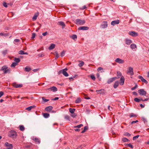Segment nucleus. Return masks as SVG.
I'll list each match as a JSON object with an SVG mask.
<instances>
[{"label":"nucleus","mask_w":149,"mask_h":149,"mask_svg":"<svg viewBox=\"0 0 149 149\" xmlns=\"http://www.w3.org/2000/svg\"><path fill=\"white\" fill-rule=\"evenodd\" d=\"M17 136V132L14 130L10 131L8 134V136L9 137L13 139H15Z\"/></svg>","instance_id":"nucleus-1"},{"label":"nucleus","mask_w":149,"mask_h":149,"mask_svg":"<svg viewBox=\"0 0 149 149\" xmlns=\"http://www.w3.org/2000/svg\"><path fill=\"white\" fill-rule=\"evenodd\" d=\"M85 23V21L84 20H81L79 19H76L75 23L77 25H83Z\"/></svg>","instance_id":"nucleus-2"},{"label":"nucleus","mask_w":149,"mask_h":149,"mask_svg":"<svg viewBox=\"0 0 149 149\" xmlns=\"http://www.w3.org/2000/svg\"><path fill=\"white\" fill-rule=\"evenodd\" d=\"M68 70V69L67 68H65L64 69H63L62 70H60L58 72V74H60L61 73H62L63 74L65 77H68V76L69 74L67 72H66V71Z\"/></svg>","instance_id":"nucleus-3"},{"label":"nucleus","mask_w":149,"mask_h":149,"mask_svg":"<svg viewBox=\"0 0 149 149\" xmlns=\"http://www.w3.org/2000/svg\"><path fill=\"white\" fill-rule=\"evenodd\" d=\"M138 92L141 95H146L147 93L143 89H141L138 90Z\"/></svg>","instance_id":"nucleus-4"},{"label":"nucleus","mask_w":149,"mask_h":149,"mask_svg":"<svg viewBox=\"0 0 149 149\" xmlns=\"http://www.w3.org/2000/svg\"><path fill=\"white\" fill-rule=\"evenodd\" d=\"M128 34L132 37H135L138 35V33L134 31H130L128 32Z\"/></svg>","instance_id":"nucleus-5"},{"label":"nucleus","mask_w":149,"mask_h":149,"mask_svg":"<svg viewBox=\"0 0 149 149\" xmlns=\"http://www.w3.org/2000/svg\"><path fill=\"white\" fill-rule=\"evenodd\" d=\"M5 145L8 149H11L13 147V146L12 144L9 143L7 142H6L5 143Z\"/></svg>","instance_id":"nucleus-6"},{"label":"nucleus","mask_w":149,"mask_h":149,"mask_svg":"<svg viewBox=\"0 0 149 149\" xmlns=\"http://www.w3.org/2000/svg\"><path fill=\"white\" fill-rule=\"evenodd\" d=\"M107 22L106 21H104L101 25V27L102 28L104 29L107 27L108 24L107 23Z\"/></svg>","instance_id":"nucleus-7"},{"label":"nucleus","mask_w":149,"mask_h":149,"mask_svg":"<svg viewBox=\"0 0 149 149\" xmlns=\"http://www.w3.org/2000/svg\"><path fill=\"white\" fill-rule=\"evenodd\" d=\"M1 70L3 71L5 73H7L8 71H9V70L8 69V67L5 66L2 67Z\"/></svg>","instance_id":"nucleus-8"},{"label":"nucleus","mask_w":149,"mask_h":149,"mask_svg":"<svg viewBox=\"0 0 149 149\" xmlns=\"http://www.w3.org/2000/svg\"><path fill=\"white\" fill-rule=\"evenodd\" d=\"M117 77H112L109 79L107 81V83L108 84H110L111 83L114 81L116 79H117Z\"/></svg>","instance_id":"nucleus-9"},{"label":"nucleus","mask_w":149,"mask_h":149,"mask_svg":"<svg viewBox=\"0 0 149 149\" xmlns=\"http://www.w3.org/2000/svg\"><path fill=\"white\" fill-rule=\"evenodd\" d=\"M115 61L116 62L119 63H123L124 62V60L118 58H116Z\"/></svg>","instance_id":"nucleus-10"},{"label":"nucleus","mask_w":149,"mask_h":149,"mask_svg":"<svg viewBox=\"0 0 149 149\" xmlns=\"http://www.w3.org/2000/svg\"><path fill=\"white\" fill-rule=\"evenodd\" d=\"M127 73L131 75H133L134 74L133 68H132L131 67H130L129 68V70Z\"/></svg>","instance_id":"nucleus-11"},{"label":"nucleus","mask_w":149,"mask_h":149,"mask_svg":"<svg viewBox=\"0 0 149 149\" xmlns=\"http://www.w3.org/2000/svg\"><path fill=\"white\" fill-rule=\"evenodd\" d=\"M138 77L142 81L144 82L146 84L148 83V82L146 79H145L142 76L139 75L138 76Z\"/></svg>","instance_id":"nucleus-12"},{"label":"nucleus","mask_w":149,"mask_h":149,"mask_svg":"<svg viewBox=\"0 0 149 149\" xmlns=\"http://www.w3.org/2000/svg\"><path fill=\"white\" fill-rule=\"evenodd\" d=\"M96 92L97 93L103 95L104 94V89H102L100 90H96Z\"/></svg>","instance_id":"nucleus-13"},{"label":"nucleus","mask_w":149,"mask_h":149,"mask_svg":"<svg viewBox=\"0 0 149 149\" xmlns=\"http://www.w3.org/2000/svg\"><path fill=\"white\" fill-rule=\"evenodd\" d=\"M53 109V107L51 106H49L47 107V111H51L52 113H54L56 112L54 110H52Z\"/></svg>","instance_id":"nucleus-14"},{"label":"nucleus","mask_w":149,"mask_h":149,"mask_svg":"<svg viewBox=\"0 0 149 149\" xmlns=\"http://www.w3.org/2000/svg\"><path fill=\"white\" fill-rule=\"evenodd\" d=\"M89 29V27L87 26H80L78 29L79 30H88Z\"/></svg>","instance_id":"nucleus-15"},{"label":"nucleus","mask_w":149,"mask_h":149,"mask_svg":"<svg viewBox=\"0 0 149 149\" xmlns=\"http://www.w3.org/2000/svg\"><path fill=\"white\" fill-rule=\"evenodd\" d=\"M125 81V78L123 76H121L120 79V84L121 85H123Z\"/></svg>","instance_id":"nucleus-16"},{"label":"nucleus","mask_w":149,"mask_h":149,"mask_svg":"<svg viewBox=\"0 0 149 149\" xmlns=\"http://www.w3.org/2000/svg\"><path fill=\"white\" fill-rule=\"evenodd\" d=\"M13 86L15 88H18L22 87V84H18L15 83L13 84Z\"/></svg>","instance_id":"nucleus-17"},{"label":"nucleus","mask_w":149,"mask_h":149,"mask_svg":"<svg viewBox=\"0 0 149 149\" xmlns=\"http://www.w3.org/2000/svg\"><path fill=\"white\" fill-rule=\"evenodd\" d=\"M119 23V20H118L112 21L111 23V24L112 25L114 26L116 24H118Z\"/></svg>","instance_id":"nucleus-18"},{"label":"nucleus","mask_w":149,"mask_h":149,"mask_svg":"<svg viewBox=\"0 0 149 149\" xmlns=\"http://www.w3.org/2000/svg\"><path fill=\"white\" fill-rule=\"evenodd\" d=\"M48 90H50L54 92H56L57 91V88L55 86H53L51 88H49L47 89Z\"/></svg>","instance_id":"nucleus-19"},{"label":"nucleus","mask_w":149,"mask_h":149,"mask_svg":"<svg viewBox=\"0 0 149 149\" xmlns=\"http://www.w3.org/2000/svg\"><path fill=\"white\" fill-rule=\"evenodd\" d=\"M32 138V139L36 143L39 144L40 143V141L39 139L36 138H34V137Z\"/></svg>","instance_id":"nucleus-20"},{"label":"nucleus","mask_w":149,"mask_h":149,"mask_svg":"<svg viewBox=\"0 0 149 149\" xmlns=\"http://www.w3.org/2000/svg\"><path fill=\"white\" fill-rule=\"evenodd\" d=\"M55 47V44H51L50 45V46L49 47L48 49L49 50H51L53 49Z\"/></svg>","instance_id":"nucleus-21"},{"label":"nucleus","mask_w":149,"mask_h":149,"mask_svg":"<svg viewBox=\"0 0 149 149\" xmlns=\"http://www.w3.org/2000/svg\"><path fill=\"white\" fill-rule=\"evenodd\" d=\"M119 85V82L118 81H115L114 85H113V87L115 88H116Z\"/></svg>","instance_id":"nucleus-22"},{"label":"nucleus","mask_w":149,"mask_h":149,"mask_svg":"<svg viewBox=\"0 0 149 149\" xmlns=\"http://www.w3.org/2000/svg\"><path fill=\"white\" fill-rule=\"evenodd\" d=\"M132 42V41L128 39H126V43L127 45H130Z\"/></svg>","instance_id":"nucleus-23"},{"label":"nucleus","mask_w":149,"mask_h":149,"mask_svg":"<svg viewBox=\"0 0 149 149\" xmlns=\"http://www.w3.org/2000/svg\"><path fill=\"white\" fill-rule=\"evenodd\" d=\"M58 24L61 25L62 26L63 28L65 26V24L63 22H58Z\"/></svg>","instance_id":"nucleus-24"},{"label":"nucleus","mask_w":149,"mask_h":149,"mask_svg":"<svg viewBox=\"0 0 149 149\" xmlns=\"http://www.w3.org/2000/svg\"><path fill=\"white\" fill-rule=\"evenodd\" d=\"M70 38L75 40L77 38V36L75 34H73L70 36Z\"/></svg>","instance_id":"nucleus-25"},{"label":"nucleus","mask_w":149,"mask_h":149,"mask_svg":"<svg viewBox=\"0 0 149 149\" xmlns=\"http://www.w3.org/2000/svg\"><path fill=\"white\" fill-rule=\"evenodd\" d=\"M35 107V105H33L32 106H30L26 109L28 110L29 111H30L31 110V109L32 108H34Z\"/></svg>","instance_id":"nucleus-26"},{"label":"nucleus","mask_w":149,"mask_h":149,"mask_svg":"<svg viewBox=\"0 0 149 149\" xmlns=\"http://www.w3.org/2000/svg\"><path fill=\"white\" fill-rule=\"evenodd\" d=\"M38 14L36 13L34 14L32 18V19L33 21H35L37 19V17L38 16Z\"/></svg>","instance_id":"nucleus-27"},{"label":"nucleus","mask_w":149,"mask_h":149,"mask_svg":"<svg viewBox=\"0 0 149 149\" xmlns=\"http://www.w3.org/2000/svg\"><path fill=\"white\" fill-rule=\"evenodd\" d=\"M25 70L26 72H29L31 69L29 66H27L25 68Z\"/></svg>","instance_id":"nucleus-28"},{"label":"nucleus","mask_w":149,"mask_h":149,"mask_svg":"<svg viewBox=\"0 0 149 149\" xmlns=\"http://www.w3.org/2000/svg\"><path fill=\"white\" fill-rule=\"evenodd\" d=\"M75 110V109L74 108H70L69 109L70 112L71 113H73Z\"/></svg>","instance_id":"nucleus-29"},{"label":"nucleus","mask_w":149,"mask_h":149,"mask_svg":"<svg viewBox=\"0 0 149 149\" xmlns=\"http://www.w3.org/2000/svg\"><path fill=\"white\" fill-rule=\"evenodd\" d=\"M70 116L68 115H65L64 116V118L65 119H66L68 120L69 121H70Z\"/></svg>","instance_id":"nucleus-30"},{"label":"nucleus","mask_w":149,"mask_h":149,"mask_svg":"<svg viewBox=\"0 0 149 149\" xmlns=\"http://www.w3.org/2000/svg\"><path fill=\"white\" fill-rule=\"evenodd\" d=\"M19 129L21 131H24L25 128L24 127L23 125H20L19 126Z\"/></svg>","instance_id":"nucleus-31"},{"label":"nucleus","mask_w":149,"mask_h":149,"mask_svg":"<svg viewBox=\"0 0 149 149\" xmlns=\"http://www.w3.org/2000/svg\"><path fill=\"white\" fill-rule=\"evenodd\" d=\"M20 61V60L19 58H15L14 59V61L15 62L17 63V64Z\"/></svg>","instance_id":"nucleus-32"},{"label":"nucleus","mask_w":149,"mask_h":149,"mask_svg":"<svg viewBox=\"0 0 149 149\" xmlns=\"http://www.w3.org/2000/svg\"><path fill=\"white\" fill-rule=\"evenodd\" d=\"M130 47L132 49H134L135 48H136V45L132 44L130 45Z\"/></svg>","instance_id":"nucleus-33"},{"label":"nucleus","mask_w":149,"mask_h":149,"mask_svg":"<svg viewBox=\"0 0 149 149\" xmlns=\"http://www.w3.org/2000/svg\"><path fill=\"white\" fill-rule=\"evenodd\" d=\"M88 127L87 126H85V127H84V130L81 132V133H83L86 130H88Z\"/></svg>","instance_id":"nucleus-34"},{"label":"nucleus","mask_w":149,"mask_h":149,"mask_svg":"<svg viewBox=\"0 0 149 149\" xmlns=\"http://www.w3.org/2000/svg\"><path fill=\"white\" fill-rule=\"evenodd\" d=\"M122 141L124 142H127L129 141V140L126 138H123L122 139Z\"/></svg>","instance_id":"nucleus-35"},{"label":"nucleus","mask_w":149,"mask_h":149,"mask_svg":"<svg viewBox=\"0 0 149 149\" xmlns=\"http://www.w3.org/2000/svg\"><path fill=\"white\" fill-rule=\"evenodd\" d=\"M0 36H8V34L1 33H0Z\"/></svg>","instance_id":"nucleus-36"},{"label":"nucleus","mask_w":149,"mask_h":149,"mask_svg":"<svg viewBox=\"0 0 149 149\" xmlns=\"http://www.w3.org/2000/svg\"><path fill=\"white\" fill-rule=\"evenodd\" d=\"M55 53L56 56L55 59H57L59 57V56L58 54V52L57 51H56Z\"/></svg>","instance_id":"nucleus-37"},{"label":"nucleus","mask_w":149,"mask_h":149,"mask_svg":"<svg viewBox=\"0 0 149 149\" xmlns=\"http://www.w3.org/2000/svg\"><path fill=\"white\" fill-rule=\"evenodd\" d=\"M17 63H15V62L13 63L11 65V67H15V66H16L17 65Z\"/></svg>","instance_id":"nucleus-38"},{"label":"nucleus","mask_w":149,"mask_h":149,"mask_svg":"<svg viewBox=\"0 0 149 149\" xmlns=\"http://www.w3.org/2000/svg\"><path fill=\"white\" fill-rule=\"evenodd\" d=\"M134 100L136 102H139L141 100V99H139L137 98H135L134 99Z\"/></svg>","instance_id":"nucleus-39"},{"label":"nucleus","mask_w":149,"mask_h":149,"mask_svg":"<svg viewBox=\"0 0 149 149\" xmlns=\"http://www.w3.org/2000/svg\"><path fill=\"white\" fill-rule=\"evenodd\" d=\"M81 100L79 98H78L77 99L75 100V102L76 103H79L81 102Z\"/></svg>","instance_id":"nucleus-40"},{"label":"nucleus","mask_w":149,"mask_h":149,"mask_svg":"<svg viewBox=\"0 0 149 149\" xmlns=\"http://www.w3.org/2000/svg\"><path fill=\"white\" fill-rule=\"evenodd\" d=\"M137 117V116L136 115H135L133 113H131L130 115V117Z\"/></svg>","instance_id":"nucleus-41"},{"label":"nucleus","mask_w":149,"mask_h":149,"mask_svg":"<svg viewBox=\"0 0 149 149\" xmlns=\"http://www.w3.org/2000/svg\"><path fill=\"white\" fill-rule=\"evenodd\" d=\"M65 54V51L64 50H63L61 54V57H63L64 56Z\"/></svg>","instance_id":"nucleus-42"},{"label":"nucleus","mask_w":149,"mask_h":149,"mask_svg":"<svg viewBox=\"0 0 149 149\" xmlns=\"http://www.w3.org/2000/svg\"><path fill=\"white\" fill-rule=\"evenodd\" d=\"M70 116L73 118H74L77 116V114L74 113H71Z\"/></svg>","instance_id":"nucleus-43"},{"label":"nucleus","mask_w":149,"mask_h":149,"mask_svg":"<svg viewBox=\"0 0 149 149\" xmlns=\"http://www.w3.org/2000/svg\"><path fill=\"white\" fill-rule=\"evenodd\" d=\"M83 126V125L82 124H80L79 125H77V126H76L74 127L75 128H80L81 127Z\"/></svg>","instance_id":"nucleus-44"},{"label":"nucleus","mask_w":149,"mask_h":149,"mask_svg":"<svg viewBox=\"0 0 149 149\" xmlns=\"http://www.w3.org/2000/svg\"><path fill=\"white\" fill-rule=\"evenodd\" d=\"M20 41V40L19 39H15L14 40V43L15 44H16L17 42H19Z\"/></svg>","instance_id":"nucleus-45"},{"label":"nucleus","mask_w":149,"mask_h":149,"mask_svg":"<svg viewBox=\"0 0 149 149\" xmlns=\"http://www.w3.org/2000/svg\"><path fill=\"white\" fill-rule=\"evenodd\" d=\"M24 52L22 50H21L19 51L18 53L20 54H24Z\"/></svg>","instance_id":"nucleus-46"},{"label":"nucleus","mask_w":149,"mask_h":149,"mask_svg":"<svg viewBox=\"0 0 149 149\" xmlns=\"http://www.w3.org/2000/svg\"><path fill=\"white\" fill-rule=\"evenodd\" d=\"M139 136V135H137L133 137V140H136V139H137Z\"/></svg>","instance_id":"nucleus-47"},{"label":"nucleus","mask_w":149,"mask_h":149,"mask_svg":"<svg viewBox=\"0 0 149 149\" xmlns=\"http://www.w3.org/2000/svg\"><path fill=\"white\" fill-rule=\"evenodd\" d=\"M84 65V63L83 61H81V62L79 63V65H78L79 66V67H81V66H83Z\"/></svg>","instance_id":"nucleus-48"},{"label":"nucleus","mask_w":149,"mask_h":149,"mask_svg":"<svg viewBox=\"0 0 149 149\" xmlns=\"http://www.w3.org/2000/svg\"><path fill=\"white\" fill-rule=\"evenodd\" d=\"M91 79H93V80H95V77L94 75H91Z\"/></svg>","instance_id":"nucleus-49"},{"label":"nucleus","mask_w":149,"mask_h":149,"mask_svg":"<svg viewBox=\"0 0 149 149\" xmlns=\"http://www.w3.org/2000/svg\"><path fill=\"white\" fill-rule=\"evenodd\" d=\"M7 50H5L4 51H3L2 52V53L4 55H5L7 54Z\"/></svg>","instance_id":"nucleus-50"},{"label":"nucleus","mask_w":149,"mask_h":149,"mask_svg":"<svg viewBox=\"0 0 149 149\" xmlns=\"http://www.w3.org/2000/svg\"><path fill=\"white\" fill-rule=\"evenodd\" d=\"M127 145L128 146L131 148H133V146L130 143L127 144Z\"/></svg>","instance_id":"nucleus-51"},{"label":"nucleus","mask_w":149,"mask_h":149,"mask_svg":"<svg viewBox=\"0 0 149 149\" xmlns=\"http://www.w3.org/2000/svg\"><path fill=\"white\" fill-rule=\"evenodd\" d=\"M36 36V34L35 33H33L32 34V36L31 37L32 39H33Z\"/></svg>","instance_id":"nucleus-52"},{"label":"nucleus","mask_w":149,"mask_h":149,"mask_svg":"<svg viewBox=\"0 0 149 149\" xmlns=\"http://www.w3.org/2000/svg\"><path fill=\"white\" fill-rule=\"evenodd\" d=\"M103 70V68L101 67H99L97 69V71L98 72Z\"/></svg>","instance_id":"nucleus-53"},{"label":"nucleus","mask_w":149,"mask_h":149,"mask_svg":"<svg viewBox=\"0 0 149 149\" xmlns=\"http://www.w3.org/2000/svg\"><path fill=\"white\" fill-rule=\"evenodd\" d=\"M137 87V85H136L134 87L132 88H131V90H133L135 89H136Z\"/></svg>","instance_id":"nucleus-54"},{"label":"nucleus","mask_w":149,"mask_h":149,"mask_svg":"<svg viewBox=\"0 0 149 149\" xmlns=\"http://www.w3.org/2000/svg\"><path fill=\"white\" fill-rule=\"evenodd\" d=\"M141 100L143 101H148L149 100V98H146L144 100H143L142 99H141Z\"/></svg>","instance_id":"nucleus-55"},{"label":"nucleus","mask_w":149,"mask_h":149,"mask_svg":"<svg viewBox=\"0 0 149 149\" xmlns=\"http://www.w3.org/2000/svg\"><path fill=\"white\" fill-rule=\"evenodd\" d=\"M124 135L128 136H130L131 134L128 132H126L125 133Z\"/></svg>","instance_id":"nucleus-56"},{"label":"nucleus","mask_w":149,"mask_h":149,"mask_svg":"<svg viewBox=\"0 0 149 149\" xmlns=\"http://www.w3.org/2000/svg\"><path fill=\"white\" fill-rule=\"evenodd\" d=\"M117 76H118V77H119V76H120L121 75V73L120 72H117Z\"/></svg>","instance_id":"nucleus-57"},{"label":"nucleus","mask_w":149,"mask_h":149,"mask_svg":"<svg viewBox=\"0 0 149 149\" xmlns=\"http://www.w3.org/2000/svg\"><path fill=\"white\" fill-rule=\"evenodd\" d=\"M138 122V120H136V121H133L131 123V124H133L134 123H136L137 122Z\"/></svg>","instance_id":"nucleus-58"},{"label":"nucleus","mask_w":149,"mask_h":149,"mask_svg":"<svg viewBox=\"0 0 149 149\" xmlns=\"http://www.w3.org/2000/svg\"><path fill=\"white\" fill-rule=\"evenodd\" d=\"M3 5L5 7H7V3H6L4 2L3 3Z\"/></svg>","instance_id":"nucleus-59"},{"label":"nucleus","mask_w":149,"mask_h":149,"mask_svg":"<svg viewBox=\"0 0 149 149\" xmlns=\"http://www.w3.org/2000/svg\"><path fill=\"white\" fill-rule=\"evenodd\" d=\"M76 76H75L74 77H70L69 79H70V81H72L73 80V78H74L75 77H76Z\"/></svg>","instance_id":"nucleus-60"},{"label":"nucleus","mask_w":149,"mask_h":149,"mask_svg":"<svg viewBox=\"0 0 149 149\" xmlns=\"http://www.w3.org/2000/svg\"><path fill=\"white\" fill-rule=\"evenodd\" d=\"M42 114L45 118H47V113H42Z\"/></svg>","instance_id":"nucleus-61"},{"label":"nucleus","mask_w":149,"mask_h":149,"mask_svg":"<svg viewBox=\"0 0 149 149\" xmlns=\"http://www.w3.org/2000/svg\"><path fill=\"white\" fill-rule=\"evenodd\" d=\"M85 146L84 145H81V146H79L78 147V148H79V149H81L83 148V147L82 146L84 147Z\"/></svg>","instance_id":"nucleus-62"},{"label":"nucleus","mask_w":149,"mask_h":149,"mask_svg":"<svg viewBox=\"0 0 149 149\" xmlns=\"http://www.w3.org/2000/svg\"><path fill=\"white\" fill-rule=\"evenodd\" d=\"M58 99H59L58 97H56L52 99V100L54 101V100H57Z\"/></svg>","instance_id":"nucleus-63"},{"label":"nucleus","mask_w":149,"mask_h":149,"mask_svg":"<svg viewBox=\"0 0 149 149\" xmlns=\"http://www.w3.org/2000/svg\"><path fill=\"white\" fill-rule=\"evenodd\" d=\"M4 93L2 91H1L0 92V97H1L3 95Z\"/></svg>","instance_id":"nucleus-64"}]
</instances>
